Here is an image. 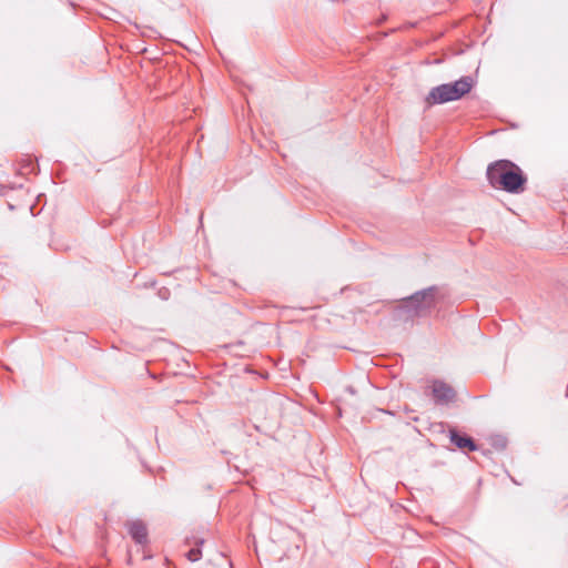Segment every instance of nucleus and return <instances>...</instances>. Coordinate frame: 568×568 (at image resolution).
Listing matches in <instances>:
<instances>
[{
  "mask_svg": "<svg viewBox=\"0 0 568 568\" xmlns=\"http://www.w3.org/2000/svg\"><path fill=\"white\" fill-rule=\"evenodd\" d=\"M486 175L493 187L515 194L524 191L527 181L521 169L508 160H498L490 163Z\"/></svg>",
  "mask_w": 568,
  "mask_h": 568,
  "instance_id": "f257e3e1",
  "label": "nucleus"
},
{
  "mask_svg": "<svg viewBox=\"0 0 568 568\" xmlns=\"http://www.w3.org/2000/svg\"><path fill=\"white\" fill-rule=\"evenodd\" d=\"M433 395L439 403H448L454 399L455 390L444 382H434Z\"/></svg>",
  "mask_w": 568,
  "mask_h": 568,
  "instance_id": "20e7f679",
  "label": "nucleus"
},
{
  "mask_svg": "<svg viewBox=\"0 0 568 568\" xmlns=\"http://www.w3.org/2000/svg\"><path fill=\"white\" fill-rule=\"evenodd\" d=\"M131 537L139 544H144L148 538L146 527L141 521H133L129 525Z\"/></svg>",
  "mask_w": 568,
  "mask_h": 568,
  "instance_id": "39448f33",
  "label": "nucleus"
},
{
  "mask_svg": "<svg viewBox=\"0 0 568 568\" xmlns=\"http://www.w3.org/2000/svg\"><path fill=\"white\" fill-rule=\"evenodd\" d=\"M435 305V288L429 287L416 292L410 297L403 301L397 307L399 315H406L407 317L419 316L426 313Z\"/></svg>",
  "mask_w": 568,
  "mask_h": 568,
  "instance_id": "7ed1b4c3",
  "label": "nucleus"
},
{
  "mask_svg": "<svg viewBox=\"0 0 568 568\" xmlns=\"http://www.w3.org/2000/svg\"><path fill=\"white\" fill-rule=\"evenodd\" d=\"M473 87L474 80L471 77H462L453 83H444L434 87L426 97V103L434 105L459 100L469 93Z\"/></svg>",
  "mask_w": 568,
  "mask_h": 568,
  "instance_id": "f03ea898",
  "label": "nucleus"
},
{
  "mask_svg": "<svg viewBox=\"0 0 568 568\" xmlns=\"http://www.w3.org/2000/svg\"><path fill=\"white\" fill-rule=\"evenodd\" d=\"M195 548H192L187 551L186 557L190 561H197L201 558L200 546L204 544L203 539H195Z\"/></svg>",
  "mask_w": 568,
  "mask_h": 568,
  "instance_id": "0eeeda50",
  "label": "nucleus"
},
{
  "mask_svg": "<svg viewBox=\"0 0 568 568\" xmlns=\"http://www.w3.org/2000/svg\"><path fill=\"white\" fill-rule=\"evenodd\" d=\"M449 437L452 443L455 444L458 448H467L470 452L476 450V445L471 438L460 436L456 430H449Z\"/></svg>",
  "mask_w": 568,
  "mask_h": 568,
  "instance_id": "423d86ee",
  "label": "nucleus"
}]
</instances>
